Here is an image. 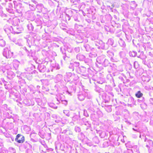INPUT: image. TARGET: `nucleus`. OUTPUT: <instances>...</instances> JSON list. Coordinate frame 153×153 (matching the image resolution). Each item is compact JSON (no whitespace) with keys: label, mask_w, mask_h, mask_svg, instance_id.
<instances>
[{"label":"nucleus","mask_w":153,"mask_h":153,"mask_svg":"<svg viewBox=\"0 0 153 153\" xmlns=\"http://www.w3.org/2000/svg\"><path fill=\"white\" fill-rule=\"evenodd\" d=\"M3 55L7 58H10L13 55V53L10 51L7 48L4 49Z\"/></svg>","instance_id":"nucleus-1"},{"label":"nucleus","mask_w":153,"mask_h":153,"mask_svg":"<svg viewBox=\"0 0 153 153\" xmlns=\"http://www.w3.org/2000/svg\"><path fill=\"white\" fill-rule=\"evenodd\" d=\"M6 126L7 128L10 130L13 128V124L11 123H7Z\"/></svg>","instance_id":"nucleus-2"},{"label":"nucleus","mask_w":153,"mask_h":153,"mask_svg":"<svg viewBox=\"0 0 153 153\" xmlns=\"http://www.w3.org/2000/svg\"><path fill=\"white\" fill-rule=\"evenodd\" d=\"M135 95L137 98H140L142 97L143 94L140 91H139L135 94Z\"/></svg>","instance_id":"nucleus-3"},{"label":"nucleus","mask_w":153,"mask_h":153,"mask_svg":"<svg viewBox=\"0 0 153 153\" xmlns=\"http://www.w3.org/2000/svg\"><path fill=\"white\" fill-rule=\"evenodd\" d=\"M4 135L7 138H10V137L12 140L13 141H14V138L11 136V135L9 134V133H4Z\"/></svg>","instance_id":"nucleus-4"},{"label":"nucleus","mask_w":153,"mask_h":153,"mask_svg":"<svg viewBox=\"0 0 153 153\" xmlns=\"http://www.w3.org/2000/svg\"><path fill=\"white\" fill-rule=\"evenodd\" d=\"M6 44L5 41L3 39H0V46L2 47H4Z\"/></svg>","instance_id":"nucleus-5"},{"label":"nucleus","mask_w":153,"mask_h":153,"mask_svg":"<svg viewBox=\"0 0 153 153\" xmlns=\"http://www.w3.org/2000/svg\"><path fill=\"white\" fill-rule=\"evenodd\" d=\"M8 152H9V153H15L16 151L15 149L13 148L10 147L9 148Z\"/></svg>","instance_id":"nucleus-6"},{"label":"nucleus","mask_w":153,"mask_h":153,"mask_svg":"<svg viewBox=\"0 0 153 153\" xmlns=\"http://www.w3.org/2000/svg\"><path fill=\"white\" fill-rule=\"evenodd\" d=\"M14 7L16 9V10L17 12L19 13V10L18 7V4L17 2L16 1H14Z\"/></svg>","instance_id":"nucleus-7"},{"label":"nucleus","mask_w":153,"mask_h":153,"mask_svg":"<svg viewBox=\"0 0 153 153\" xmlns=\"http://www.w3.org/2000/svg\"><path fill=\"white\" fill-rule=\"evenodd\" d=\"M19 138V134H18L16 136V138L15 139V140L16 142H17V146H18V144L19 143V140H18Z\"/></svg>","instance_id":"nucleus-8"},{"label":"nucleus","mask_w":153,"mask_h":153,"mask_svg":"<svg viewBox=\"0 0 153 153\" xmlns=\"http://www.w3.org/2000/svg\"><path fill=\"white\" fill-rule=\"evenodd\" d=\"M0 153H8V151L4 149H1Z\"/></svg>","instance_id":"nucleus-9"},{"label":"nucleus","mask_w":153,"mask_h":153,"mask_svg":"<svg viewBox=\"0 0 153 153\" xmlns=\"http://www.w3.org/2000/svg\"><path fill=\"white\" fill-rule=\"evenodd\" d=\"M6 10L7 11L10 13H13V10L12 8H6Z\"/></svg>","instance_id":"nucleus-10"},{"label":"nucleus","mask_w":153,"mask_h":153,"mask_svg":"<svg viewBox=\"0 0 153 153\" xmlns=\"http://www.w3.org/2000/svg\"><path fill=\"white\" fill-rule=\"evenodd\" d=\"M25 141V137L24 136H22L21 138V140H20V143H22L24 142Z\"/></svg>","instance_id":"nucleus-11"},{"label":"nucleus","mask_w":153,"mask_h":153,"mask_svg":"<svg viewBox=\"0 0 153 153\" xmlns=\"http://www.w3.org/2000/svg\"><path fill=\"white\" fill-rule=\"evenodd\" d=\"M8 8H12V7H13L12 4H10V3L9 4H8Z\"/></svg>","instance_id":"nucleus-12"},{"label":"nucleus","mask_w":153,"mask_h":153,"mask_svg":"<svg viewBox=\"0 0 153 153\" xmlns=\"http://www.w3.org/2000/svg\"><path fill=\"white\" fill-rule=\"evenodd\" d=\"M16 62H17L18 63L19 62V61H17V60H16V59H15L13 60V62H14V66H16V64L15 63Z\"/></svg>","instance_id":"nucleus-13"},{"label":"nucleus","mask_w":153,"mask_h":153,"mask_svg":"<svg viewBox=\"0 0 153 153\" xmlns=\"http://www.w3.org/2000/svg\"><path fill=\"white\" fill-rule=\"evenodd\" d=\"M19 29V26H15L14 27L13 29L15 30H16V29L18 30Z\"/></svg>","instance_id":"nucleus-14"},{"label":"nucleus","mask_w":153,"mask_h":153,"mask_svg":"<svg viewBox=\"0 0 153 153\" xmlns=\"http://www.w3.org/2000/svg\"><path fill=\"white\" fill-rule=\"evenodd\" d=\"M4 30L6 32H7V33H9L8 30H10L8 28H6Z\"/></svg>","instance_id":"nucleus-15"},{"label":"nucleus","mask_w":153,"mask_h":153,"mask_svg":"<svg viewBox=\"0 0 153 153\" xmlns=\"http://www.w3.org/2000/svg\"><path fill=\"white\" fill-rule=\"evenodd\" d=\"M2 7L1 5H0V13H2Z\"/></svg>","instance_id":"nucleus-16"},{"label":"nucleus","mask_w":153,"mask_h":153,"mask_svg":"<svg viewBox=\"0 0 153 153\" xmlns=\"http://www.w3.org/2000/svg\"><path fill=\"white\" fill-rule=\"evenodd\" d=\"M14 34L16 33L17 34H18L19 33V32L16 31H14Z\"/></svg>","instance_id":"nucleus-17"},{"label":"nucleus","mask_w":153,"mask_h":153,"mask_svg":"<svg viewBox=\"0 0 153 153\" xmlns=\"http://www.w3.org/2000/svg\"><path fill=\"white\" fill-rule=\"evenodd\" d=\"M2 145V143H1V142H0V146H1Z\"/></svg>","instance_id":"nucleus-18"},{"label":"nucleus","mask_w":153,"mask_h":153,"mask_svg":"<svg viewBox=\"0 0 153 153\" xmlns=\"http://www.w3.org/2000/svg\"><path fill=\"white\" fill-rule=\"evenodd\" d=\"M16 66H17V65H16V66H15L14 67H16Z\"/></svg>","instance_id":"nucleus-19"},{"label":"nucleus","mask_w":153,"mask_h":153,"mask_svg":"<svg viewBox=\"0 0 153 153\" xmlns=\"http://www.w3.org/2000/svg\"><path fill=\"white\" fill-rule=\"evenodd\" d=\"M17 68H18V66H17Z\"/></svg>","instance_id":"nucleus-20"}]
</instances>
